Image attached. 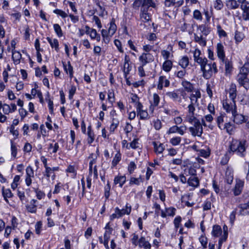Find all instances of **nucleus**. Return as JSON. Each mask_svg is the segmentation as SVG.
I'll return each mask as SVG.
<instances>
[{
  "label": "nucleus",
  "mask_w": 249,
  "mask_h": 249,
  "mask_svg": "<svg viewBox=\"0 0 249 249\" xmlns=\"http://www.w3.org/2000/svg\"><path fill=\"white\" fill-rule=\"evenodd\" d=\"M247 145L244 140L232 139L229 142L228 152L235 153L239 156L244 157L246 154Z\"/></svg>",
  "instance_id": "nucleus-1"
},
{
  "label": "nucleus",
  "mask_w": 249,
  "mask_h": 249,
  "mask_svg": "<svg viewBox=\"0 0 249 249\" xmlns=\"http://www.w3.org/2000/svg\"><path fill=\"white\" fill-rule=\"evenodd\" d=\"M201 70L203 72V76L206 79L210 78L213 74L217 72L216 64L208 63L207 62L201 68Z\"/></svg>",
  "instance_id": "nucleus-2"
},
{
  "label": "nucleus",
  "mask_w": 249,
  "mask_h": 249,
  "mask_svg": "<svg viewBox=\"0 0 249 249\" xmlns=\"http://www.w3.org/2000/svg\"><path fill=\"white\" fill-rule=\"evenodd\" d=\"M223 107L227 113L231 114L235 113L237 110L235 100H230L227 97L223 101Z\"/></svg>",
  "instance_id": "nucleus-3"
},
{
  "label": "nucleus",
  "mask_w": 249,
  "mask_h": 249,
  "mask_svg": "<svg viewBox=\"0 0 249 249\" xmlns=\"http://www.w3.org/2000/svg\"><path fill=\"white\" fill-rule=\"evenodd\" d=\"M59 169V167L55 166L53 167H47L45 169L43 173V177L46 178L48 181H50V178H51L53 180L55 178V175L54 172L58 171ZM43 178H42L43 179Z\"/></svg>",
  "instance_id": "nucleus-4"
},
{
  "label": "nucleus",
  "mask_w": 249,
  "mask_h": 249,
  "mask_svg": "<svg viewBox=\"0 0 249 249\" xmlns=\"http://www.w3.org/2000/svg\"><path fill=\"white\" fill-rule=\"evenodd\" d=\"M194 125L189 127V129L193 136L200 137L203 133V128L199 121L194 123Z\"/></svg>",
  "instance_id": "nucleus-5"
},
{
  "label": "nucleus",
  "mask_w": 249,
  "mask_h": 249,
  "mask_svg": "<svg viewBox=\"0 0 249 249\" xmlns=\"http://www.w3.org/2000/svg\"><path fill=\"white\" fill-rule=\"evenodd\" d=\"M122 70L124 72V77L126 78L132 70V66L131 65L129 57L126 54L124 55V62L122 67Z\"/></svg>",
  "instance_id": "nucleus-6"
},
{
  "label": "nucleus",
  "mask_w": 249,
  "mask_h": 249,
  "mask_svg": "<svg viewBox=\"0 0 249 249\" xmlns=\"http://www.w3.org/2000/svg\"><path fill=\"white\" fill-rule=\"evenodd\" d=\"M248 2L242 3L240 8L242 10V14L239 18V19L244 21H249V5Z\"/></svg>",
  "instance_id": "nucleus-7"
},
{
  "label": "nucleus",
  "mask_w": 249,
  "mask_h": 249,
  "mask_svg": "<svg viewBox=\"0 0 249 249\" xmlns=\"http://www.w3.org/2000/svg\"><path fill=\"white\" fill-rule=\"evenodd\" d=\"M216 53L218 58L224 62L225 59V52L223 44L221 42H218L216 45Z\"/></svg>",
  "instance_id": "nucleus-8"
},
{
  "label": "nucleus",
  "mask_w": 249,
  "mask_h": 249,
  "mask_svg": "<svg viewBox=\"0 0 249 249\" xmlns=\"http://www.w3.org/2000/svg\"><path fill=\"white\" fill-rule=\"evenodd\" d=\"M236 79L240 86L243 87L247 90L249 89V79L247 76L238 74Z\"/></svg>",
  "instance_id": "nucleus-9"
},
{
  "label": "nucleus",
  "mask_w": 249,
  "mask_h": 249,
  "mask_svg": "<svg viewBox=\"0 0 249 249\" xmlns=\"http://www.w3.org/2000/svg\"><path fill=\"white\" fill-rule=\"evenodd\" d=\"M139 60L142 65L145 66L146 64L153 61V56L150 53H142L139 57Z\"/></svg>",
  "instance_id": "nucleus-10"
},
{
  "label": "nucleus",
  "mask_w": 249,
  "mask_h": 249,
  "mask_svg": "<svg viewBox=\"0 0 249 249\" xmlns=\"http://www.w3.org/2000/svg\"><path fill=\"white\" fill-rule=\"evenodd\" d=\"M176 209L173 207L165 208V210H161V216L165 218L167 216L173 217L176 214Z\"/></svg>",
  "instance_id": "nucleus-11"
},
{
  "label": "nucleus",
  "mask_w": 249,
  "mask_h": 249,
  "mask_svg": "<svg viewBox=\"0 0 249 249\" xmlns=\"http://www.w3.org/2000/svg\"><path fill=\"white\" fill-rule=\"evenodd\" d=\"M201 97V93L198 89H195L192 91V93L189 96L190 103L192 104H197V101Z\"/></svg>",
  "instance_id": "nucleus-12"
},
{
  "label": "nucleus",
  "mask_w": 249,
  "mask_h": 249,
  "mask_svg": "<svg viewBox=\"0 0 249 249\" xmlns=\"http://www.w3.org/2000/svg\"><path fill=\"white\" fill-rule=\"evenodd\" d=\"M136 108L138 115L141 120H146L148 118V114L146 110L143 109L142 104H138Z\"/></svg>",
  "instance_id": "nucleus-13"
},
{
  "label": "nucleus",
  "mask_w": 249,
  "mask_h": 249,
  "mask_svg": "<svg viewBox=\"0 0 249 249\" xmlns=\"http://www.w3.org/2000/svg\"><path fill=\"white\" fill-rule=\"evenodd\" d=\"M227 93L229 95L230 100H235L237 96V89L235 84H231Z\"/></svg>",
  "instance_id": "nucleus-14"
},
{
  "label": "nucleus",
  "mask_w": 249,
  "mask_h": 249,
  "mask_svg": "<svg viewBox=\"0 0 249 249\" xmlns=\"http://www.w3.org/2000/svg\"><path fill=\"white\" fill-rule=\"evenodd\" d=\"M233 121L236 124H241L246 122L245 116L242 114L237 113V111L232 114Z\"/></svg>",
  "instance_id": "nucleus-15"
},
{
  "label": "nucleus",
  "mask_w": 249,
  "mask_h": 249,
  "mask_svg": "<svg viewBox=\"0 0 249 249\" xmlns=\"http://www.w3.org/2000/svg\"><path fill=\"white\" fill-rule=\"evenodd\" d=\"M170 82L164 76H160L159 79L157 86L159 89H162L163 87H167L169 86Z\"/></svg>",
  "instance_id": "nucleus-16"
},
{
  "label": "nucleus",
  "mask_w": 249,
  "mask_h": 249,
  "mask_svg": "<svg viewBox=\"0 0 249 249\" xmlns=\"http://www.w3.org/2000/svg\"><path fill=\"white\" fill-rule=\"evenodd\" d=\"M236 184L234 189V193L236 196L239 195L243 189L244 182L240 179H236Z\"/></svg>",
  "instance_id": "nucleus-17"
},
{
  "label": "nucleus",
  "mask_w": 249,
  "mask_h": 249,
  "mask_svg": "<svg viewBox=\"0 0 249 249\" xmlns=\"http://www.w3.org/2000/svg\"><path fill=\"white\" fill-rule=\"evenodd\" d=\"M160 101V98L157 93H154L153 95V100L151 102V105L149 107V111L151 113L154 112L155 107L158 106Z\"/></svg>",
  "instance_id": "nucleus-18"
},
{
  "label": "nucleus",
  "mask_w": 249,
  "mask_h": 249,
  "mask_svg": "<svg viewBox=\"0 0 249 249\" xmlns=\"http://www.w3.org/2000/svg\"><path fill=\"white\" fill-rule=\"evenodd\" d=\"M213 121V117L212 114H208L202 118L201 122L202 124L205 126H208L211 129H212V125L211 123Z\"/></svg>",
  "instance_id": "nucleus-19"
},
{
  "label": "nucleus",
  "mask_w": 249,
  "mask_h": 249,
  "mask_svg": "<svg viewBox=\"0 0 249 249\" xmlns=\"http://www.w3.org/2000/svg\"><path fill=\"white\" fill-rule=\"evenodd\" d=\"M126 180V178L125 175H118L114 178L113 183L115 185L118 184L119 187H122Z\"/></svg>",
  "instance_id": "nucleus-20"
},
{
  "label": "nucleus",
  "mask_w": 249,
  "mask_h": 249,
  "mask_svg": "<svg viewBox=\"0 0 249 249\" xmlns=\"http://www.w3.org/2000/svg\"><path fill=\"white\" fill-rule=\"evenodd\" d=\"M139 247L144 249H150L151 245L145 237H141L138 241Z\"/></svg>",
  "instance_id": "nucleus-21"
},
{
  "label": "nucleus",
  "mask_w": 249,
  "mask_h": 249,
  "mask_svg": "<svg viewBox=\"0 0 249 249\" xmlns=\"http://www.w3.org/2000/svg\"><path fill=\"white\" fill-rule=\"evenodd\" d=\"M222 235L220 238H219L218 242V249H220L222 243L225 242L228 237V227L227 226L224 225L223 227Z\"/></svg>",
  "instance_id": "nucleus-22"
},
{
  "label": "nucleus",
  "mask_w": 249,
  "mask_h": 249,
  "mask_svg": "<svg viewBox=\"0 0 249 249\" xmlns=\"http://www.w3.org/2000/svg\"><path fill=\"white\" fill-rule=\"evenodd\" d=\"M38 88V86L37 85H35V88L32 89L31 90V94L33 95V96L35 98L36 95L38 97L39 99V101L41 104L44 103V100L42 94L41 92L38 90L37 89Z\"/></svg>",
  "instance_id": "nucleus-23"
},
{
  "label": "nucleus",
  "mask_w": 249,
  "mask_h": 249,
  "mask_svg": "<svg viewBox=\"0 0 249 249\" xmlns=\"http://www.w3.org/2000/svg\"><path fill=\"white\" fill-rule=\"evenodd\" d=\"M225 4L229 10H234L239 6V3L236 0H226Z\"/></svg>",
  "instance_id": "nucleus-24"
},
{
  "label": "nucleus",
  "mask_w": 249,
  "mask_h": 249,
  "mask_svg": "<svg viewBox=\"0 0 249 249\" xmlns=\"http://www.w3.org/2000/svg\"><path fill=\"white\" fill-rule=\"evenodd\" d=\"M117 209V212L120 215V217H122L125 214L128 215L130 213L131 211V206H128L127 204L125 205V208L120 210L118 207L116 208Z\"/></svg>",
  "instance_id": "nucleus-25"
},
{
  "label": "nucleus",
  "mask_w": 249,
  "mask_h": 249,
  "mask_svg": "<svg viewBox=\"0 0 249 249\" xmlns=\"http://www.w3.org/2000/svg\"><path fill=\"white\" fill-rule=\"evenodd\" d=\"M150 7L155 8L156 4L152 0H143L141 11L148 10V8Z\"/></svg>",
  "instance_id": "nucleus-26"
},
{
  "label": "nucleus",
  "mask_w": 249,
  "mask_h": 249,
  "mask_svg": "<svg viewBox=\"0 0 249 249\" xmlns=\"http://www.w3.org/2000/svg\"><path fill=\"white\" fill-rule=\"evenodd\" d=\"M12 53V59L15 65H18L20 63V60L22 58V55L18 51H13Z\"/></svg>",
  "instance_id": "nucleus-27"
},
{
  "label": "nucleus",
  "mask_w": 249,
  "mask_h": 249,
  "mask_svg": "<svg viewBox=\"0 0 249 249\" xmlns=\"http://www.w3.org/2000/svg\"><path fill=\"white\" fill-rule=\"evenodd\" d=\"M222 234V230L220 226L215 225L213 226L212 231V234L213 236L220 238Z\"/></svg>",
  "instance_id": "nucleus-28"
},
{
  "label": "nucleus",
  "mask_w": 249,
  "mask_h": 249,
  "mask_svg": "<svg viewBox=\"0 0 249 249\" xmlns=\"http://www.w3.org/2000/svg\"><path fill=\"white\" fill-rule=\"evenodd\" d=\"M194 40L202 47H205L206 45L207 40L202 35L198 36L196 34H195Z\"/></svg>",
  "instance_id": "nucleus-29"
},
{
  "label": "nucleus",
  "mask_w": 249,
  "mask_h": 249,
  "mask_svg": "<svg viewBox=\"0 0 249 249\" xmlns=\"http://www.w3.org/2000/svg\"><path fill=\"white\" fill-rule=\"evenodd\" d=\"M197 29L205 36L208 35L211 32L210 27L206 24L199 25L197 26Z\"/></svg>",
  "instance_id": "nucleus-30"
},
{
  "label": "nucleus",
  "mask_w": 249,
  "mask_h": 249,
  "mask_svg": "<svg viewBox=\"0 0 249 249\" xmlns=\"http://www.w3.org/2000/svg\"><path fill=\"white\" fill-rule=\"evenodd\" d=\"M47 40L49 43L50 46L52 48H54L55 50L58 52L59 50V42L57 39H51L50 37H48Z\"/></svg>",
  "instance_id": "nucleus-31"
},
{
  "label": "nucleus",
  "mask_w": 249,
  "mask_h": 249,
  "mask_svg": "<svg viewBox=\"0 0 249 249\" xmlns=\"http://www.w3.org/2000/svg\"><path fill=\"white\" fill-rule=\"evenodd\" d=\"M173 67V63L171 60H165L162 65V70L167 72H169Z\"/></svg>",
  "instance_id": "nucleus-32"
},
{
  "label": "nucleus",
  "mask_w": 249,
  "mask_h": 249,
  "mask_svg": "<svg viewBox=\"0 0 249 249\" xmlns=\"http://www.w3.org/2000/svg\"><path fill=\"white\" fill-rule=\"evenodd\" d=\"M153 145L154 147V151L156 153L161 154L164 150V147L162 143L153 142Z\"/></svg>",
  "instance_id": "nucleus-33"
},
{
  "label": "nucleus",
  "mask_w": 249,
  "mask_h": 249,
  "mask_svg": "<svg viewBox=\"0 0 249 249\" xmlns=\"http://www.w3.org/2000/svg\"><path fill=\"white\" fill-rule=\"evenodd\" d=\"M181 85L187 92H192L194 90L193 84L187 80H183Z\"/></svg>",
  "instance_id": "nucleus-34"
},
{
  "label": "nucleus",
  "mask_w": 249,
  "mask_h": 249,
  "mask_svg": "<svg viewBox=\"0 0 249 249\" xmlns=\"http://www.w3.org/2000/svg\"><path fill=\"white\" fill-rule=\"evenodd\" d=\"M87 135H88L87 142L90 144L93 142V141L94 140V138H95L94 133L93 131L91 130L90 126H89L88 127Z\"/></svg>",
  "instance_id": "nucleus-35"
},
{
  "label": "nucleus",
  "mask_w": 249,
  "mask_h": 249,
  "mask_svg": "<svg viewBox=\"0 0 249 249\" xmlns=\"http://www.w3.org/2000/svg\"><path fill=\"white\" fill-rule=\"evenodd\" d=\"M189 60L187 56H183L178 61V65L183 69H185L189 65Z\"/></svg>",
  "instance_id": "nucleus-36"
},
{
  "label": "nucleus",
  "mask_w": 249,
  "mask_h": 249,
  "mask_svg": "<svg viewBox=\"0 0 249 249\" xmlns=\"http://www.w3.org/2000/svg\"><path fill=\"white\" fill-rule=\"evenodd\" d=\"M117 30V26L115 24V21L114 18H112L109 23V26L108 29L109 34L110 35H113Z\"/></svg>",
  "instance_id": "nucleus-37"
},
{
  "label": "nucleus",
  "mask_w": 249,
  "mask_h": 249,
  "mask_svg": "<svg viewBox=\"0 0 249 249\" xmlns=\"http://www.w3.org/2000/svg\"><path fill=\"white\" fill-rule=\"evenodd\" d=\"M121 158H122L121 154L120 153V151H118L115 154V155L112 160V161L111 162L112 167H115L119 163V162L121 161Z\"/></svg>",
  "instance_id": "nucleus-38"
},
{
  "label": "nucleus",
  "mask_w": 249,
  "mask_h": 249,
  "mask_svg": "<svg viewBox=\"0 0 249 249\" xmlns=\"http://www.w3.org/2000/svg\"><path fill=\"white\" fill-rule=\"evenodd\" d=\"M109 231H107V230L106 231V232H105V233L104 234V245L107 249H109V246L108 245V243L109 239L110 238V235L111 234V231H112V230H110V229H109Z\"/></svg>",
  "instance_id": "nucleus-39"
},
{
  "label": "nucleus",
  "mask_w": 249,
  "mask_h": 249,
  "mask_svg": "<svg viewBox=\"0 0 249 249\" xmlns=\"http://www.w3.org/2000/svg\"><path fill=\"white\" fill-rule=\"evenodd\" d=\"M188 184L189 186L193 187H196L199 185V180L197 178L195 177H191L188 180Z\"/></svg>",
  "instance_id": "nucleus-40"
},
{
  "label": "nucleus",
  "mask_w": 249,
  "mask_h": 249,
  "mask_svg": "<svg viewBox=\"0 0 249 249\" xmlns=\"http://www.w3.org/2000/svg\"><path fill=\"white\" fill-rule=\"evenodd\" d=\"M143 182V179L142 178L141 176H140L139 178H135L133 177H131L130 178L129 180V184L130 185H139L141 183Z\"/></svg>",
  "instance_id": "nucleus-41"
},
{
  "label": "nucleus",
  "mask_w": 249,
  "mask_h": 249,
  "mask_svg": "<svg viewBox=\"0 0 249 249\" xmlns=\"http://www.w3.org/2000/svg\"><path fill=\"white\" fill-rule=\"evenodd\" d=\"M198 120L195 116V113L187 112L185 118V121L193 124L194 123L198 121Z\"/></svg>",
  "instance_id": "nucleus-42"
},
{
  "label": "nucleus",
  "mask_w": 249,
  "mask_h": 249,
  "mask_svg": "<svg viewBox=\"0 0 249 249\" xmlns=\"http://www.w3.org/2000/svg\"><path fill=\"white\" fill-rule=\"evenodd\" d=\"M233 175L231 170L228 169L225 173V179L228 184H231L233 181Z\"/></svg>",
  "instance_id": "nucleus-43"
},
{
  "label": "nucleus",
  "mask_w": 249,
  "mask_h": 249,
  "mask_svg": "<svg viewBox=\"0 0 249 249\" xmlns=\"http://www.w3.org/2000/svg\"><path fill=\"white\" fill-rule=\"evenodd\" d=\"M183 0H165L164 4L167 7H170L177 3L178 5H182Z\"/></svg>",
  "instance_id": "nucleus-44"
},
{
  "label": "nucleus",
  "mask_w": 249,
  "mask_h": 249,
  "mask_svg": "<svg viewBox=\"0 0 249 249\" xmlns=\"http://www.w3.org/2000/svg\"><path fill=\"white\" fill-rule=\"evenodd\" d=\"M101 35L103 38V40L106 43H108L109 41L110 38L113 36L109 34V31L105 29H102L101 31Z\"/></svg>",
  "instance_id": "nucleus-45"
},
{
  "label": "nucleus",
  "mask_w": 249,
  "mask_h": 249,
  "mask_svg": "<svg viewBox=\"0 0 249 249\" xmlns=\"http://www.w3.org/2000/svg\"><path fill=\"white\" fill-rule=\"evenodd\" d=\"M193 18L194 19L198 21H201L203 19L202 13L197 9H196L193 11Z\"/></svg>",
  "instance_id": "nucleus-46"
},
{
  "label": "nucleus",
  "mask_w": 249,
  "mask_h": 249,
  "mask_svg": "<svg viewBox=\"0 0 249 249\" xmlns=\"http://www.w3.org/2000/svg\"><path fill=\"white\" fill-rule=\"evenodd\" d=\"M249 73V63H246L244 66L241 68L239 74H241L244 76H247Z\"/></svg>",
  "instance_id": "nucleus-47"
},
{
  "label": "nucleus",
  "mask_w": 249,
  "mask_h": 249,
  "mask_svg": "<svg viewBox=\"0 0 249 249\" xmlns=\"http://www.w3.org/2000/svg\"><path fill=\"white\" fill-rule=\"evenodd\" d=\"M1 108H2V112L5 115L11 113L9 105L6 104H2V102L0 101V109Z\"/></svg>",
  "instance_id": "nucleus-48"
},
{
  "label": "nucleus",
  "mask_w": 249,
  "mask_h": 249,
  "mask_svg": "<svg viewBox=\"0 0 249 249\" xmlns=\"http://www.w3.org/2000/svg\"><path fill=\"white\" fill-rule=\"evenodd\" d=\"M245 35L244 34L241 32L236 31L234 35V39L235 40L236 43H238L242 41V40L244 38Z\"/></svg>",
  "instance_id": "nucleus-49"
},
{
  "label": "nucleus",
  "mask_w": 249,
  "mask_h": 249,
  "mask_svg": "<svg viewBox=\"0 0 249 249\" xmlns=\"http://www.w3.org/2000/svg\"><path fill=\"white\" fill-rule=\"evenodd\" d=\"M53 27L55 34L58 37H61L63 36L62 29L58 24H54Z\"/></svg>",
  "instance_id": "nucleus-50"
},
{
  "label": "nucleus",
  "mask_w": 249,
  "mask_h": 249,
  "mask_svg": "<svg viewBox=\"0 0 249 249\" xmlns=\"http://www.w3.org/2000/svg\"><path fill=\"white\" fill-rule=\"evenodd\" d=\"M196 171L195 169L192 167H186L184 171V174L186 176H194L196 175Z\"/></svg>",
  "instance_id": "nucleus-51"
},
{
  "label": "nucleus",
  "mask_w": 249,
  "mask_h": 249,
  "mask_svg": "<svg viewBox=\"0 0 249 249\" xmlns=\"http://www.w3.org/2000/svg\"><path fill=\"white\" fill-rule=\"evenodd\" d=\"M119 124V121L117 119L113 118L110 126L109 130L111 132H113L118 127Z\"/></svg>",
  "instance_id": "nucleus-52"
},
{
  "label": "nucleus",
  "mask_w": 249,
  "mask_h": 249,
  "mask_svg": "<svg viewBox=\"0 0 249 249\" xmlns=\"http://www.w3.org/2000/svg\"><path fill=\"white\" fill-rule=\"evenodd\" d=\"M64 67L66 72L67 74H69L70 77L71 78L73 76V68L70 62H68L67 64L64 65Z\"/></svg>",
  "instance_id": "nucleus-53"
},
{
  "label": "nucleus",
  "mask_w": 249,
  "mask_h": 249,
  "mask_svg": "<svg viewBox=\"0 0 249 249\" xmlns=\"http://www.w3.org/2000/svg\"><path fill=\"white\" fill-rule=\"evenodd\" d=\"M225 63V71L227 73H230L232 70V63L229 60H225L224 61Z\"/></svg>",
  "instance_id": "nucleus-54"
},
{
  "label": "nucleus",
  "mask_w": 249,
  "mask_h": 249,
  "mask_svg": "<svg viewBox=\"0 0 249 249\" xmlns=\"http://www.w3.org/2000/svg\"><path fill=\"white\" fill-rule=\"evenodd\" d=\"M137 168L136 164L134 161H130L127 166V171L129 174H132Z\"/></svg>",
  "instance_id": "nucleus-55"
},
{
  "label": "nucleus",
  "mask_w": 249,
  "mask_h": 249,
  "mask_svg": "<svg viewBox=\"0 0 249 249\" xmlns=\"http://www.w3.org/2000/svg\"><path fill=\"white\" fill-rule=\"evenodd\" d=\"M147 10L141 11V18L142 21L147 22L150 19V16L147 13Z\"/></svg>",
  "instance_id": "nucleus-56"
},
{
  "label": "nucleus",
  "mask_w": 249,
  "mask_h": 249,
  "mask_svg": "<svg viewBox=\"0 0 249 249\" xmlns=\"http://www.w3.org/2000/svg\"><path fill=\"white\" fill-rule=\"evenodd\" d=\"M107 99L108 102L112 105L115 100L113 90H109L108 91Z\"/></svg>",
  "instance_id": "nucleus-57"
},
{
  "label": "nucleus",
  "mask_w": 249,
  "mask_h": 249,
  "mask_svg": "<svg viewBox=\"0 0 249 249\" xmlns=\"http://www.w3.org/2000/svg\"><path fill=\"white\" fill-rule=\"evenodd\" d=\"M222 128L223 129H226L227 132L230 134H231L234 130V127L233 125L230 123H226L224 124Z\"/></svg>",
  "instance_id": "nucleus-58"
},
{
  "label": "nucleus",
  "mask_w": 249,
  "mask_h": 249,
  "mask_svg": "<svg viewBox=\"0 0 249 249\" xmlns=\"http://www.w3.org/2000/svg\"><path fill=\"white\" fill-rule=\"evenodd\" d=\"M20 176L19 175H16L15 176L13 181L12 183L11 186L12 189L15 190L18 185V182L20 180Z\"/></svg>",
  "instance_id": "nucleus-59"
},
{
  "label": "nucleus",
  "mask_w": 249,
  "mask_h": 249,
  "mask_svg": "<svg viewBox=\"0 0 249 249\" xmlns=\"http://www.w3.org/2000/svg\"><path fill=\"white\" fill-rule=\"evenodd\" d=\"M10 133L13 136L15 139L18 138L19 135L18 130L16 127L10 126L9 127Z\"/></svg>",
  "instance_id": "nucleus-60"
},
{
  "label": "nucleus",
  "mask_w": 249,
  "mask_h": 249,
  "mask_svg": "<svg viewBox=\"0 0 249 249\" xmlns=\"http://www.w3.org/2000/svg\"><path fill=\"white\" fill-rule=\"evenodd\" d=\"M198 152L199 155L204 158H207L210 155V151L209 149H199Z\"/></svg>",
  "instance_id": "nucleus-61"
},
{
  "label": "nucleus",
  "mask_w": 249,
  "mask_h": 249,
  "mask_svg": "<svg viewBox=\"0 0 249 249\" xmlns=\"http://www.w3.org/2000/svg\"><path fill=\"white\" fill-rule=\"evenodd\" d=\"M59 144L58 143L55 142L54 144L51 143L49 145V149L51 151L50 153H55L58 150Z\"/></svg>",
  "instance_id": "nucleus-62"
},
{
  "label": "nucleus",
  "mask_w": 249,
  "mask_h": 249,
  "mask_svg": "<svg viewBox=\"0 0 249 249\" xmlns=\"http://www.w3.org/2000/svg\"><path fill=\"white\" fill-rule=\"evenodd\" d=\"M2 190V193L3 197L11 198L13 196V195L9 189H4V187H3Z\"/></svg>",
  "instance_id": "nucleus-63"
},
{
  "label": "nucleus",
  "mask_w": 249,
  "mask_h": 249,
  "mask_svg": "<svg viewBox=\"0 0 249 249\" xmlns=\"http://www.w3.org/2000/svg\"><path fill=\"white\" fill-rule=\"evenodd\" d=\"M195 62H196L200 66V68H201L207 62H208V60L205 57H200L199 58H197Z\"/></svg>",
  "instance_id": "nucleus-64"
}]
</instances>
